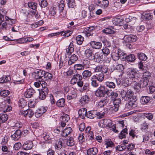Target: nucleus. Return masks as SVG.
Listing matches in <instances>:
<instances>
[{
	"label": "nucleus",
	"instance_id": "1",
	"mask_svg": "<svg viewBox=\"0 0 155 155\" xmlns=\"http://www.w3.org/2000/svg\"><path fill=\"white\" fill-rule=\"evenodd\" d=\"M79 116H104L106 115V111L103 110L100 111L97 110H92L87 113V109L85 108L80 109L78 111Z\"/></svg>",
	"mask_w": 155,
	"mask_h": 155
},
{
	"label": "nucleus",
	"instance_id": "2",
	"mask_svg": "<svg viewBox=\"0 0 155 155\" xmlns=\"http://www.w3.org/2000/svg\"><path fill=\"white\" fill-rule=\"evenodd\" d=\"M139 72L136 68H131L128 69L127 72V75L128 79L133 85L136 82L139 81L140 78L139 77Z\"/></svg>",
	"mask_w": 155,
	"mask_h": 155
},
{
	"label": "nucleus",
	"instance_id": "3",
	"mask_svg": "<svg viewBox=\"0 0 155 155\" xmlns=\"http://www.w3.org/2000/svg\"><path fill=\"white\" fill-rule=\"evenodd\" d=\"M112 123L111 120L109 119H103L100 120L98 123V126L101 127L103 128L105 126L110 127H112V130L115 133L118 132V131L116 128L115 124H113L112 126Z\"/></svg>",
	"mask_w": 155,
	"mask_h": 155
},
{
	"label": "nucleus",
	"instance_id": "4",
	"mask_svg": "<svg viewBox=\"0 0 155 155\" xmlns=\"http://www.w3.org/2000/svg\"><path fill=\"white\" fill-rule=\"evenodd\" d=\"M111 54L113 60L116 61L118 60L121 57L125 55V53L120 49L115 47H114Z\"/></svg>",
	"mask_w": 155,
	"mask_h": 155
},
{
	"label": "nucleus",
	"instance_id": "5",
	"mask_svg": "<svg viewBox=\"0 0 155 155\" xmlns=\"http://www.w3.org/2000/svg\"><path fill=\"white\" fill-rule=\"evenodd\" d=\"M148 81L147 79L145 80L144 78H140L139 81L136 82V83L133 85L134 88L137 91H138L141 87H144L147 85Z\"/></svg>",
	"mask_w": 155,
	"mask_h": 155
},
{
	"label": "nucleus",
	"instance_id": "6",
	"mask_svg": "<svg viewBox=\"0 0 155 155\" xmlns=\"http://www.w3.org/2000/svg\"><path fill=\"white\" fill-rule=\"evenodd\" d=\"M45 71L41 69H38L32 73L33 77L37 80L41 79L45 75Z\"/></svg>",
	"mask_w": 155,
	"mask_h": 155
},
{
	"label": "nucleus",
	"instance_id": "7",
	"mask_svg": "<svg viewBox=\"0 0 155 155\" xmlns=\"http://www.w3.org/2000/svg\"><path fill=\"white\" fill-rule=\"evenodd\" d=\"M136 97H133L132 99L130 100L126 104V107L129 109H132L137 106V102Z\"/></svg>",
	"mask_w": 155,
	"mask_h": 155
},
{
	"label": "nucleus",
	"instance_id": "8",
	"mask_svg": "<svg viewBox=\"0 0 155 155\" xmlns=\"http://www.w3.org/2000/svg\"><path fill=\"white\" fill-rule=\"evenodd\" d=\"M95 29V28L93 26L87 27L84 29L83 33L87 37L92 36L93 35L92 31Z\"/></svg>",
	"mask_w": 155,
	"mask_h": 155
},
{
	"label": "nucleus",
	"instance_id": "9",
	"mask_svg": "<svg viewBox=\"0 0 155 155\" xmlns=\"http://www.w3.org/2000/svg\"><path fill=\"white\" fill-rule=\"evenodd\" d=\"M137 37L133 35H126L124 36V39L126 42H132L136 41Z\"/></svg>",
	"mask_w": 155,
	"mask_h": 155
},
{
	"label": "nucleus",
	"instance_id": "10",
	"mask_svg": "<svg viewBox=\"0 0 155 155\" xmlns=\"http://www.w3.org/2000/svg\"><path fill=\"white\" fill-rule=\"evenodd\" d=\"M108 0H98L96 2V5L101 8H105L107 7L109 5Z\"/></svg>",
	"mask_w": 155,
	"mask_h": 155
},
{
	"label": "nucleus",
	"instance_id": "11",
	"mask_svg": "<svg viewBox=\"0 0 155 155\" xmlns=\"http://www.w3.org/2000/svg\"><path fill=\"white\" fill-rule=\"evenodd\" d=\"M48 88H43L39 91V99L41 100L45 99L48 93Z\"/></svg>",
	"mask_w": 155,
	"mask_h": 155
},
{
	"label": "nucleus",
	"instance_id": "12",
	"mask_svg": "<svg viewBox=\"0 0 155 155\" xmlns=\"http://www.w3.org/2000/svg\"><path fill=\"white\" fill-rule=\"evenodd\" d=\"M22 132L20 130H17L11 135V138L12 140L17 141L20 138Z\"/></svg>",
	"mask_w": 155,
	"mask_h": 155
},
{
	"label": "nucleus",
	"instance_id": "13",
	"mask_svg": "<svg viewBox=\"0 0 155 155\" xmlns=\"http://www.w3.org/2000/svg\"><path fill=\"white\" fill-rule=\"evenodd\" d=\"M18 113L19 115L24 116H32L34 114L32 110L28 109L20 111Z\"/></svg>",
	"mask_w": 155,
	"mask_h": 155
},
{
	"label": "nucleus",
	"instance_id": "14",
	"mask_svg": "<svg viewBox=\"0 0 155 155\" xmlns=\"http://www.w3.org/2000/svg\"><path fill=\"white\" fill-rule=\"evenodd\" d=\"M33 147L32 141L28 140L25 142L22 145L23 148L25 150H30Z\"/></svg>",
	"mask_w": 155,
	"mask_h": 155
},
{
	"label": "nucleus",
	"instance_id": "15",
	"mask_svg": "<svg viewBox=\"0 0 155 155\" xmlns=\"http://www.w3.org/2000/svg\"><path fill=\"white\" fill-rule=\"evenodd\" d=\"M35 93V90L32 88L30 87L25 91V96L27 98H29L32 97Z\"/></svg>",
	"mask_w": 155,
	"mask_h": 155
},
{
	"label": "nucleus",
	"instance_id": "16",
	"mask_svg": "<svg viewBox=\"0 0 155 155\" xmlns=\"http://www.w3.org/2000/svg\"><path fill=\"white\" fill-rule=\"evenodd\" d=\"M94 59L95 62L99 63H101L103 61V56L99 52H96L94 55Z\"/></svg>",
	"mask_w": 155,
	"mask_h": 155
},
{
	"label": "nucleus",
	"instance_id": "17",
	"mask_svg": "<svg viewBox=\"0 0 155 155\" xmlns=\"http://www.w3.org/2000/svg\"><path fill=\"white\" fill-rule=\"evenodd\" d=\"M6 26L7 23L4 21V16L0 13V29H6Z\"/></svg>",
	"mask_w": 155,
	"mask_h": 155
},
{
	"label": "nucleus",
	"instance_id": "18",
	"mask_svg": "<svg viewBox=\"0 0 155 155\" xmlns=\"http://www.w3.org/2000/svg\"><path fill=\"white\" fill-rule=\"evenodd\" d=\"M113 102L114 106L112 107L114 111H117L118 110L119 104L121 102V100L120 98H115Z\"/></svg>",
	"mask_w": 155,
	"mask_h": 155
},
{
	"label": "nucleus",
	"instance_id": "19",
	"mask_svg": "<svg viewBox=\"0 0 155 155\" xmlns=\"http://www.w3.org/2000/svg\"><path fill=\"white\" fill-rule=\"evenodd\" d=\"M90 45L93 48L99 49L102 47L101 43L100 42L91 41L90 42Z\"/></svg>",
	"mask_w": 155,
	"mask_h": 155
},
{
	"label": "nucleus",
	"instance_id": "20",
	"mask_svg": "<svg viewBox=\"0 0 155 155\" xmlns=\"http://www.w3.org/2000/svg\"><path fill=\"white\" fill-rule=\"evenodd\" d=\"M92 77L100 82H102L104 78V74L102 73L101 72L97 73L95 75H93Z\"/></svg>",
	"mask_w": 155,
	"mask_h": 155
},
{
	"label": "nucleus",
	"instance_id": "21",
	"mask_svg": "<svg viewBox=\"0 0 155 155\" xmlns=\"http://www.w3.org/2000/svg\"><path fill=\"white\" fill-rule=\"evenodd\" d=\"M78 59V56L74 54L71 55L69 57V59L68 61V64L69 65H71L74 64Z\"/></svg>",
	"mask_w": 155,
	"mask_h": 155
},
{
	"label": "nucleus",
	"instance_id": "22",
	"mask_svg": "<svg viewBox=\"0 0 155 155\" xmlns=\"http://www.w3.org/2000/svg\"><path fill=\"white\" fill-rule=\"evenodd\" d=\"M102 91L101 94V97H110L111 95L110 93V90L104 86V88L102 89Z\"/></svg>",
	"mask_w": 155,
	"mask_h": 155
},
{
	"label": "nucleus",
	"instance_id": "23",
	"mask_svg": "<svg viewBox=\"0 0 155 155\" xmlns=\"http://www.w3.org/2000/svg\"><path fill=\"white\" fill-rule=\"evenodd\" d=\"M123 21L124 20L122 18L116 17L114 18L112 21L114 25L120 26L123 24Z\"/></svg>",
	"mask_w": 155,
	"mask_h": 155
},
{
	"label": "nucleus",
	"instance_id": "24",
	"mask_svg": "<svg viewBox=\"0 0 155 155\" xmlns=\"http://www.w3.org/2000/svg\"><path fill=\"white\" fill-rule=\"evenodd\" d=\"M97 152V149L95 147L90 148L87 151V155H96Z\"/></svg>",
	"mask_w": 155,
	"mask_h": 155
},
{
	"label": "nucleus",
	"instance_id": "25",
	"mask_svg": "<svg viewBox=\"0 0 155 155\" xmlns=\"http://www.w3.org/2000/svg\"><path fill=\"white\" fill-rule=\"evenodd\" d=\"M122 91H123V93H124V98H126V99H125V100H126L129 98L131 99V97H132L133 95L132 91L130 90H128L127 92L124 90L121 91V93L122 92Z\"/></svg>",
	"mask_w": 155,
	"mask_h": 155
},
{
	"label": "nucleus",
	"instance_id": "26",
	"mask_svg": "<svg viewBox=\"0 0 155 155\" xmlns=\"http://www.w3.org/2000/svg\"><path fill=\"white\" fill-rule=\"evenodd\" d=\"M139 132V131L137 129H131L129 132V135L131 136L134 139L135 137L137 138L138 135L137 134Z\"/></svg>",
	"mask_w": 155,
	"mask_h": 155
},
{
	"label": "nucleus",
	"instance_id": "27",
	"mask_svg": "<svg viewBox=\"0 0 155 155\" xmlns=\"http://www.w3.org/2000/svg\"><path fill=\"white\" fill-rule=\"evenodd\" d=\"M89 97L88 96L85 95L83 96L80 100V102L82 105L87 104L89 101Z\"/></svg>",
	"mask_w": 155,
	"mask_h": 155
},
{
	"label": "nucleus",
	"instance_id": "28",
	"mask_svg": "<svg viewBox=\"0 0 155 155\" xmlns=\"http://www.w3.org/2000/svg\"><path fill=\"white\" fill-rule=\"evenodd\" d=\"M153 15L152 13L147 12L143 13L142 16V18L146 20H150L153 18Z\"/></svg>",
	"mask_w": 155,
	"mask_h": 155
},
{
	"label": "nucleus",
	"instance_id": "29",
	"mask_svg": "<svg viewBox=\"0 0 155 155\" xmlns=\"http://www.w3.org/2000/svg\"><path fill=\"white\" fill-rule=\"evenodd\" d=\"M150 98L148 96H142L140 99L141 103L143 105L147 104L150 101Z\"/></svg>",
	"mask_w": 155,
	"mask_h": 155
},
{
	"label": "nucleus",
	"instance_id": "30",
	"mask_svg": "<svg viewBox=\"0 0 155 155\" xmlns=\"http://www.w3.org/2000/svg\"><path fill=\"white\" fill-rule=\"evenodd\" d=\"M74 50V45L72 42L70 43L69 45L66 48V52L67 54L70 55L72 53Z\"/></svg>",
	"mask_w": 155,
	"mask_h": 155
},
{
	"label": "nucleus",
	"instance_id": "31",
	"mask_svg": "<svg viewBox=\"0 0 155 155\" xmlns=\"http://www.w3.org/2000/svg\"><path fill=\"white\" fill-rule=\"evenodd\" d=\"M48 107H41L39 108L36 112V114H40V116H41V115L44 114L47 110Z\"/></svg>",
	"mask_w": 155,
	"mask_h": 155
},
{
	"label": "nucleus",
	"instance_id": "32",
	"mask_svg": "<svg viewBox=\"0 0 155 155\" xmlns=\"http://www.w3.org/2000/svg\"><path fill=\"white\" fill-rule=\"evenodd\" d=\"M127 134V129L126 128H124L120 132L119 135V137L120 139L125 138Z\"/></svg>",
	"mask_w": 155,
	"mask_h": 155
},
{
	"label": "nucleus",
	"instance_id": "33",
	"mask_svg": "<svg viewBox=\"0 0 155 155\" xmlns=\"http://www.w3.org/2000/svg\"><path fill=\"white\" fill-rule=\"evenodd\" d=\"M63 140L60 139L56 141L55 143V148L58 150L61 149L63 146Z\"/></svg>",
	"mask_w": 155,
	"mask_h": 155
},
{
	"label": "nucleus",
	"instance_id": "34",
	"mask_svg": "<svg viewBox=\"0 0 155 155\" xmlns=\"http://www.w3.org/2000/svg\"><path fill=\"white\" fill-rule=\"evenodd\" d=\"M45 75L44 76V78L45 81H51L52 78V75L48 72H45Z\"/></svg>",
	"mask_w": 155,
	"mask_h": 155
},
{
	"label": "nucleus",
	"instance_id": "35",
	"mask_svg": "<svg viewBox=\"0 0 155 155\" xmlns=\"http://www.w3.org/2000/svg\"><path fill=\"white\" fill-rule=\"evenodd\" d=\"M56 105L60 107H63L65 105V100L64 98H61L58 100L56 102Z\"/></svg>",
	"mask_w": 155,
	"mask_h": 155
},
{
	"label": "nucleus",
	"instance_id": "36",
	"mask_svg": "<svg viewBox=\"0 0 155 155\" xmlns=\"http://www.w3.org/2000/svg\"><path fill=\"white\" fill-rule=\"evenodd\" d=\"M28 7L33 10H35L37 9V4L32 1L28 2Z\"/></svg>",
	"mask_w": 155,
	"mask_h": 155
},
{
	"label": "nucleus",
	"instance_id": "37",
	"mask_svg": "<svg viewBox=\"0 0 155 155\" xmlns=\"http://www.w3.org/2000/svg\"><path fill=\"white\" fill-rule=\"evenodd\" d=\"M109 100L108 99H105L104 100H101L98 103L97 106L99 108H101L107 104L109 101Z\"/></svg>",
	"mask_w": 155,
	"mask_h": 155
},
{
	"label": "nucleus",
	"instance_id": "38",
	"mask_svg": "<svg viewBox=\"0 0 155 155\" xmlns=\"http://www.w3.org/2000/svg\"><path fill=\"white\" fill-rule=\"evenodd\" d=\"M94 52L93 50L91 48H87L84 52V54L87 58H89L92 56Z\"/></svg>",
	"mask_w": 155,
	"mask_h": 155
},
{
	"label": "nucleus",
	"instance_id": "39",
	"mask_svg": "<svg viewBox=\"0 0 155 155\" xmlns=\"http://www.w3.org/2000/svg\"><path fill=\"white\" fill-rule=\"evenodd\" d=\"M66 2L69 8H74L76 6L75 0H66Z\"/></svg>",
	"mask_w": 155,
	"mask_h": 155
},
{
	"label": "nucleus",
	"instance_id": "40",
	"mask_svg": "<svg viewBox=\"0 0 155 155\" xmlns=\"http://www.w3.org/2000/svg\"><path fill=\"white\" fill-rule=\"evenodd\" d=\"M103 88L104 86H100L95 91V95L96 97H101V94Z\"/></svg>",
	"mask_w": 155,
	"mask_h": 155
},
{
	"label": "nucleus",
	"instance_id": "41",
	"mask_svg": "<svg viewBox=\"0 0 155 155\" xmlns=\"http://www.w3.org/2000/svg\"><path fill=\"white\" fill-rule=\"evenodd\" d=\"M19 106L21 108L27 106V102L23 98H21L19 101Z\"/></svg>",
	"mask_w": 155,
	"mask_h": 155
},
{
	"label": "nucleus",
	"instance_id": "42",
	"mask_svg": "<svg viewBox=\"0 0 155 155\" xmlns=\"http://www.w3.org/2000/svg\"><path fill=\"white\" fill-rule=\"evenodd\" d=\"M72 129L70 127L66 128L63 131V135L64 136H68L71 132Z\"/></svg>",
	"mask_w": 155,
	"mask_h": 155
},
{
	"label": "nucleus",
	"instance_id": "43",
	"mask_svg": "<svg viewBox=\"0 0 155 155\" xmlns=\"http://www.w3.org/2000/svg\"><path fill=\"white\" fill-rule=\"evenodd\" d=\"M105 84L107 87L110 89H114L116 87L115 84L112 81H106Z\"/></svg>",
	"mask_w": 155,
	"mask_h": 155
},
{
	"label": "nucleus",
	"instance_id": "44",
	"mask_svg": "<svg viewBox=\"0 0 155 155\" xmlns=\"http://www.w3.org/2000/svg\"><path fill=\"white\" fill-rule=\"evenodd\" d=\"M82 75L84 78H88L91 76L92 73L91 71L84 70L82 73Z\"/></svg>",
	"mask_w": 155,
	"mask_h": 155
},
{
	"label": "nucleus",
	"instance_id": "45",
	"mask_svg": "<svg viewBox=\"0 0 155 155\" xmlns=\"http://www.w3.org/2000/svg\"><path fill=\"white\" fill-rule=\"evenodd\" d=\"M115 150L116 152L117 151H122L125 150L127 148V146L124 144L118 145L115 147Z\"/></svg>",
	"mask_w": 155,
	"mask_h": 155
},
{
	"label": "nucleus",
	"instance_id": "46",
	"mask_svg": "<svg viewBox=\"0 0 155 155\" xmlns=\"http://www.w3.org/2000/svg\"><path fill=\"white\" fill-rule=\"evenodd\" d=\"M137 55L139 59L142 61H146L147 58V56L143 53H138Z\"/></svg>",
	"mask_w": 155,
	"mask_h": 155
},
{
	"label": "nucleus",
	"instance_id": "47",
	"mask_svg": "<svg viewBox=\"0 0 155 155\" xmlns=\"http://www.w3.org/2000/svg\"><path fill=\"white\" fill-rule=\"evenodd\" d=\"M5 19L7 21L6 22L7 24H8V25H12L14 24L15 22V19L10 18L7 16H5Z\"/></svg>",
	"mask_w": 155,
	"mask_h": 155
},
{
	"label": "nucleus",
	"instance_id": "48",
	"mask_svg": "<svg viewBox=\"0 0 155 155\" xmlns=\"http://www.w3.org/2000/svg\"><path fill=\"white\" fill-rule=\"evenodd\" d=\"M126 59L128 62H132L135 60L134 55L133 54H130L126 57Z\"/></svg>",
	"mask_w": 155,
	"mask_h": 155
},
{
	"label": "nucleus",
	"instance_id": "49",
	"mask_svg": "<svg viewBox=\"0 0 155 155\" xmlns=\"http://www.w3.org/2000/svg\"><path fill=\"white\" fill-rule=\"evenodd\" d=\"M76 40L77 43L79 45H81L84 40V38L81 35H78L76 37Z\"/></svg>",
	"mask_w": 155,
	"mask_h": 155
},
{
	"label": "nucleus",
	"instance_id": "50",
	"mask_svg": "<svg viewBox=\"0 0 155 155\" xmlns=\"http://www.w3.org/2000/svg\"><path fill=\"white\" fill-rule=\"evenodd\" d=\"M115 68L117 70L121 71L120 75L122 76L123 74V70L124 68V66L122 64H118L116 66Z\"/></svg>",
	"mask_w": 155,
	"mask_h": 155
},
{
	"label": "nucleus",
	"instance_id": "51",
	"mask_svg": "<svg viewBox=\"0 0 155 155\" xmlns=\"http://www.w3.org/2000/svg\"><path fill=\"white\" fill-rule=\"evenodd\" d=\"M11 107L10 106H8L5 110L3 111L4 113L3 114H0V116L6 115V116H8L9 115V113H7L10 111L11 109Z\"/></svg>",
	"mask_w": 155,
	"mask_h": 155
},
{
	"label": "nucleus",
	"instance_id": "52",
	"mask_svg": "<svg viewBox=\"0 0 155 155\" xmlns=\"http://www.w3.org/2000/svg\"><path fill=\"white\" fill-rule=\"evenodd\" d=\"M67 145L69 146H72L74 144L73 138L72 137H70L66 141Z\"/></svg>",
	"mask_w": 155,
	"mask_h": 155
},
{
	"label": "nucleus",
	"instance_id": "53",
	"mask_svg": "<svg viewBox=\"0 0 155 155\" xmlns=\"http://www.w3.org/2000/svg\"><path fill=\"white\" fill-rule=\"evenodd\" d=\"M105 144L106 145V148L114 147L115 145L114 143L110 139H108L105 141Z\"/></svg>",
	"mask_w": 155,
	"mask_h": 155
},
{
	"label": "nucleus",
	"instance_id": "54",
	"mask_svg": "<svg viewBox=\"0 0 155 155\" xmlns=\"http://www.w3.org/2000/svg\"><path fill=\"white\" fill-rule=\"evenodd\" d=\"M74 69L75 70H82L84 69V66L82 64H77L74 65Z\"/></svg>",
	"mask_w": 155,
	"mask_h": 155
},
{
	"label": "nucleus",
	"instance_id": "55",
	"mask_svg": "<svg viewBox=\"0 0 155 155\" xmlns=\"http://www.w3.org/2000/svg\"><path fill=\"white\" fill-rule=\"evenodd\" d=\"M57 12V9L56 8L51 7L49 10V14L51 15H54Z\"/></svg>",
	"mask_w": 155,
	"mask_h": 155
},
{
	"label": "nucleus",
	"instance_id": "56",
	"mask_svg": "<svg viewBox=\"0 0 155 155\" xmlns=\"http://www.w3.org/2000/svg\"><path fill=\"white\" fill-rule=\"evenodd\" d=\"M17 42L19 44L27 43L26 37H24L16 40Z\"/></svg>",
	"mask_w": 155,
	"mask_h": 155
},
{
	"label": "nucleus",
	"instance_id": "57",
	"mask_svg": "<svg viewBox=\"0 0 155 155\" xmlns=\"http://www.w3.org/2000/svg\"><path fill=\"white\" fill-rule=\"evenodd\" d=\"M89 84L88 82L85 83L81 92H87L89 90Z\"/></svg>",
	"mask_w": 155,
	"mask_h": 155
},
{
	"label": "nucleus",
	"instance_id": "58",
	"mask_svg": "<svg viewBox=\"0 0 155 155\" xmlns=\"http://www.w3.org/2000/svg\"><path fill=\"white\" fill-rule=\"evenodd\" d=\"M143 73V78H145L146 79H148L149 78H150L151 76V74L148 71H144Z\"/></svg>",
	"mask_w": 155,
	"mask_h": 155
},
{
	"label": "nucleus",
	"instance_id": "59",
	"mask_svg": "<svg viewBox=\"0 0 155 155\" xmlns=\"http://www.w3.org/2000/svg\"><path fill=\"white\" fill-rule=\"evenodd\" d=\"M9 91L8 90H4L0 91V95L2 96L6 97L9 94Z\"/></svg>",
	"mask_w": 155,
	"mask_h": 155
},
{
	"label": "nucleus",
	"instance_id": "60",
	"mask_svg": "<svg viewBox=\"0 0 155 155\" xmlns=\"http://www.w3.org/2000/svg\"><path fill=\"white\" fill-rule=\"evenodd\" d=\"M73 77L76 80H77V81H81L82 79V77L81 75L80 74L78 73H77L76 74H74L73 75Z\"/></svg>",
	"mask_w": 155,
	"mask_h": 155
},
{
	"label": "nucleus",
	"instance_id": "61",
	"mask_svg": "<svg viewBox=\"0 0 155 155\" xmlns=\"http://www.w3.org/2000/svg\"><path fill=\"white\" fill-rule=\"evenodd\" d=\"M104 33L106 34H113L114 31L110 28H107L104 29L103 30Z\"/></svg>",
	"mask_w": 155,
	"mask_h": 155
},
{
	"label": "nucleus",
	"instance_id": "62",
	"mask_svg": "<svg viewBox=\"0 0 155 155\" xmlns=\"http://www.w3.org/2000/svg\"><path fill=\"white\" fill-rule=\"evenodd\" d=\"M39 5L41 8H45L47 6L48 3L46 0H42L39 3Z\"/></svg>",
	"mask_w": 155,
	"mask_h": 155
},
{
	"label": "nucleus",
	"instance_id": "63",
	"mask_svg": "<svg viewBox=\"0 0 155 155\" xmlns=\"http://www.w3.org/2000/svg\"><path fill=\"white\" fill-rule=\"evenodd\" d=\"M94 78H92L91 79V85L94 87H97L99 86L98 83L97 82V81L96 80L94 79Z\"/></svg>",
	"mask_w": 155,
	"mask_h": 155
},
{
	"label": "nucleus",
	"instance_id": "64",
	"mask_svg": "<svg viewBox=\"0 0 155 155\" xmlns=\"http://www.w3.org/2000/svg\"><path fill=\"white\" fill-rule=\"evenodd\" d=\"M101 73H102L103 74H106L108 71V68L105 65H101Z\"/></svg>",
	"mask_w": 155,
	"mask_h": 155
}]
</instances>
